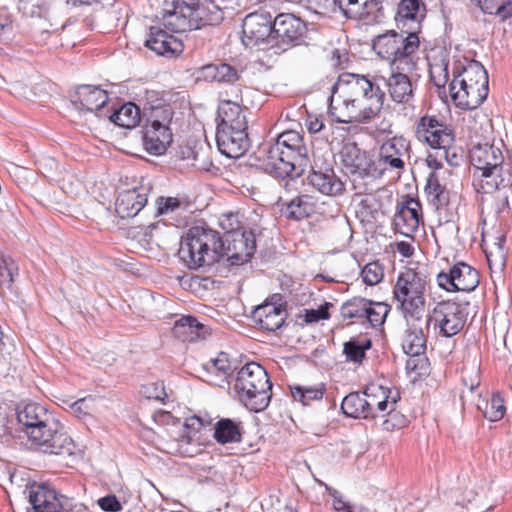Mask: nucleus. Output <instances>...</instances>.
Here are the masks:
<instances>
[{
  "mask_svg": "<svg viewBox=\"0 0 512 512\" xmlns=\"http://www.w3.org/2000/svg\"><path fill=\"white\" fill-rule=\"evenodd\" d=\"M330 62L334 68L344 69L349 62V54L344 49H334L331 53Z\"/></svg>",
  "mask_w": 512,
  "mask_h": 512,
  "instance_id": "nucleus-63",
  "label": "nucleus"
},
{
  "mask_svg": "<svg viewBox=\"0 0 512 512\" xmlns=\"http://www.w3.org/2000/svg\"><path fill=\"white\" fill-rule=\"evenodd\" d=\"M108 101V94L105 90L92 85H81L73 96L72 103L76 108L94 112L101 109Z\"/></svg>",
  "mask_w": 512,
  "mask_h": 512,
  "instance_id": "nucleus-30",
  "label": "nucleus"
},
{
  "mask_svg": "<svg viewBox=\"0 0 512 512\" xmlns=\"http://www.w3.org/2000/svg\"><path fill=\"white\" fill-rule=\"evenodd\" d=\"M287 312L282 304L265 302L256 307L252 312L254 322L259 325L262 330L276 331L285 322Z\"/></svg>",
  "mask_w": 512,
  "mask_h": 512,
  "instance_id": "nucleus-25",
  "label": "nucleus"
},
{
  "mask_svg": "<svg viewBox=\"0 0 512 512\" xmlns=\"http://www.w3.org/2000/svg\"><path fill=\"white\" fill-rule=\"evenodd\" d=\"M49 410L35 402L21 404L16 409V416L18 423L22 426V430L27 435V431H30L34 423L44 417Z\"/></svg>",
  "mask_w": 512,
  "mask_h": 512,
  "instance_id": "nucleus-37",
  "label": "nucleus"
},
{
  "mask_svg": "<svg viewBox=\"0 0 512 512\" xmlns=\"http://www.w3.org/2000/svg\"><path fill=\"white\" fill-rule=\"evenodd\" d=\"M423 319L407 322L402 340L403 351L410 356H419L426 351L427 338L422 327Z\"/></svg>",
  "mask_w": 512,
  "mask_h": 512,
  "instance_id": "nucleus-33",
  "label": "nucleus"
},
{
  "mask_svg": "<svg viewBox=\"0 0 512 512\" xmlns=\"http://www.w3.org/2000/svg\"><path fill=\"white\" fill-rule=\"evenodd\" d=\"M13 21L10 14L5 10H0V36L12 31Z\"/></svg>",
  "mask_w": 512,
  "mask_h": 512,
  "instance_id": "nucleus-64",
  "label": "nucleus"
},
{
  "mask_svg": "<svg viewBox=\"0 0 512 512\" xmlns=\"http://www.w3.org/2000/svg\"><path fill=\"white\" fill-rule=\"evenodd\" d=\"M469 306L468 301L447 300L439 302L435 305L426 326L433 322L441 336L450 338L458 334L465 326L469 315Z\"/></svg>",
  "mask_w": 512,
  "mask_h": 512,
  "instance_id": "nucleus-9",
  "label": "nucleus"
},
{
  "mask_svg": "<svg viewBox=\"0 0 512 512\" xmlns=\"http://www.w3.org/2000/svg\"><path fill=\"white\" fill-rule=\"evenodd\" d=\"M438 286L448 292H471L479 285L478 271L465 262L453 265L449 272H440L437 275Z\"/></svg>",
  "mask_w": 512,
  "mask_h": 512,
  "instance_id": "nucleus-13",
  "label": "nucleus"
},
{
  "mask_svg": "<svg viewBox=\"0 0 512 512\" xmlns=\"http://www.w3.org/2000/svg\"><path fill=\"white\" fill-rule=\"evenodd\" d=\"M390 312V306L383 302H373L367 307L364 323L368 322L373 327L381 326Z\"/></svg>",
  "mask_w": 512,
  "mask_h": 512,
  "instance_id": "nucleus-51",
  "label": "nucleus"
},
{
  "mask_svg": "<svg viewBox=\"0 0 512 512\" xmlns=\"http://www.w3.org/2000/svg\"><path fill=\"white\" fill-rule=\"evenodd\" d=\"M270 378L266 370L256 362H250L242 366L237 372L235 379L234 390L244 391L246 387H252V385H263L264 381H268Z\"/></svg>",
  "mask_w": 512,
  "mask_h": 512,
  "instance_id": "nucleus-34",
  "label": "nucleus"
},
{
  "mask_svg": "<svg viewBox=\"0 0 512 512\" xmlns=\"http://www.w3.org/2000/svg\"><path fill=\"white\" fill-rule=\"evenodd\" d=\"M162 23L175 33H183L200 28L196 18L193 0H166L163 6Z\"/></svg>",
  "mask_w": 512,
  "mask_h": 512,
  "instance_id": "nucleus-11",
  "label": "nucleus"
},
{
  "mask_svg": "<svg viewBox=\"0 0 512 512\" xmlns=\"http://www.w3.org/2000/svg\"><path fill=\"white\" fill-rule=\"evenodd\" d=\"M342 169L349 178L356 195L371 193L379 171L366 151L354 142L345 143L339 153Z\"/></svg>",
  "mask_w": 512,
  "mask_h": 512,
  "instance_id": "nucleus-6",
  "label": "nucleus"
},
{
  "mask_svg": "<svg viewBox=\"0 0 512 512\" xmlns=\"http://www.w3.org/2000/svg\"><path fill=\"white\" fill-rule=\"evenodd\" d=\"M367 399L365 390L360 392H352L344 397L341 403L343 413L352 418L368 419Z\"/></svg>",
  "mask_w": 512,
  "mask_h": 512,
  "instance_id": "nucleus-40",
  "label": "nucleus"
},
{
  "mask_svg": "<svg viewBox=\"0 0 512 512\" xmlns=\"http://www.w3.org/2000/svg\"><path fill=\"white\" fill-rule=\"evenodd\" d=\"M51 0L19 1V11L29 18H45L48 14Z\"/></svg>",
  "mask_w": 512,
  "mask_h": 512,
  "instance_id": "nucleus-50",
  "label": "nucleus"
},
{
  "mask_svg": "<svg viewBox=\"0 0 512 512\" xmlns=\"http://www.w3.org/2000/svg\"><path fill=\"white\" fill-rule=\"evenodd\" d=\"M423 222L422 206L419 200L407 198L397 204L393 223L395 230L406 237L413 238Z\"/></svg>",
  "mask_w": 512,
  "mask_h": 512,
  "instance_id": "nucleus-18",
  "label": "nucleus"
},
{
  "mask_svg": "<svg viewBox=\"0 0 512 512\" xmlns=\"http://www.w3.org/2000/svg\"><path fill=\"white\" fill-rule=\"evenodd\" d=\"M241 89H235L234 99L226 98L228 93H221L217 108V127H235L248 129L247 108L243 107Z\"/></svg>",
  "mask_w": 512,
  "mask_h": 512,
  "instance_id": "nucleus-15",
  "label": "nucleus"
},
{
  "mask_svg": "<svg viewBox=\"0 0 512 512\" xmlns=\"http://www.w3.org/2000/svg\"><path fill=\"white\" fill-rule=\"evenodd\" d=\"M214 438L221 444L240 442L242 438L241 423L229 418L220 419L215 424Z\"/></svg>",
  "mask_w": 512,
  "mask_h": 512,
  "instance_id": "nucleus-38",
  "label": "nucleus"
},
{
  "mask_svg": "<svg viewBox=\"0 0 512 512\" xmlns=\"http://www.w3.org/2000/svg\"><path fill=\"white\" fill-rule=\"evenodd\" d=\"M204 328L195 317L183 316L174 326V334L184 342H192L201 336Z\"/></svg>",
  "mask_w": 512,
  "mask_h": 512,
  "instance_id": "nucleus-44",
  "label": "nucleus"
},
{
  "mask_svg": "<svg viewBox=\"0 0 512 512\" xmlns=\"http://www.w3.org/2000/svg\"><path fill=\"white\" fill-rule=\"evenodd\" d=\"M329 307H332L331 303H324L320 305L317 309H307L305 310V321L307 323L318 322L319 320H326L330 317L328 312Z\"/></svg>",
  "mask_w": 512,
  "mask_h": 512,
  "instance_id": "nucleus-59",
  "label": "nucleus"
},
{
  "mask_svg": "<svg viewBox=\"0 0 512 512\" xmlns=\"http://www.w3.org/2000/svg\"><path fill=\"white\" fill-rule=\"evenodd\" d=\"M99 507L107 512H119L122 510V504L115 495H106L97 500Z\"/></svg>",
  "mask_w": 512,
  "mask_h": 512,
  "instance_id": "nucleus-61",
  "label": "nucleus"
},
{
  "mask_svg": "<svg viewBox=\"0 0 512 512\" xmlns=\"http://www.w3.org/2000/svg\"><path fill=\"white\" fill-rule=\"evenodd\" d=\"M144 394L148 399H154L157 401H163L167 396L162 383L149 384L145 387Z\"/></svg>",
  "mask_w": 512,
  "mask_h": 512,
  "instance_id": "nucleus-62",
  "label": "nucleus"
},
{
  "mask_svg": "<svg viewBox=\"0 0 512 512\" xmlns=\"http://www.w3.org/2000/svg\"><path fill=\"white\" fill-rule=\"evenodd\" d=\"M70 408L79 419H82L96 411V399L92 396L83 397L72 402Z\"/></svg>",
  "mask_w": 512,
  "mask_h": 512,
  "instance_id": "nucleus-53",
  "label": "nucleus"
},
{
  "mask_svg": "<svg viewBox=\"0 0 512 512\" xmlns=\"http://www.w3.org/2000/svg\"><path fill=\"white\" fill-rule=\"evenodd\" d=\"M313 211L314 203L308 195L296 196L282 208L283 215L295 221L309 217Z\"/></svg>",
  "mask_w": 512,
  "mask_h": 512,
  "instance_id": "nucleus-39",
  "label": "nucleus"
},
{
  "mask_svg": "<svg viewBox=\"0 0 512 512\" xmlns=\"http://www.w3.org/2000/svg\"><path fill=\"white\" fill-rule=\"evenodd\" d=\"M361 277L367 285L373 286L378 284L384 277L382 265L377 261L366 264L361 271Z\"/></svg>",
  "mask_w": 512,
  "mask_h": 512,
  "instance_id": "nucleus-52",
  "label": "nucleus"
},
{
  "mask_svg": "<svg viewBox=\"0 0 512 512\" xmlns=\"http://www.w3.org/2000/svg\"><path fill=\"white\" fill-rule=\"evenodd\" d=\"M328 491L333 499L332 506L337 512H363V507L356 508L351 505L336 489H329Z\"/></svg>",
  "mask_w": 512,
  "mask_h": 512,
  "instance_id": "nucleus-57",
  "label": "nucleus"
},
{
  "mask_svg": "<svg viewBox=\"0 0 512 512\" xmlns=\"http://www.w3.org/2000/svg\"><path fill=\"white\" fill-rule=\"evenodd\" d=\"M372 47L381 59L389 63L391 70H417L420 40L415 32L387 30L373 39Z\"/></svg>",
  "mask_w": 512,
  "mask_h": 512,
  "instance_id": "nucleus-4",
  "label": "nucleus"
},
{
  "mask_svg": "<svg viewBox=\"0 0 512 512\" xmlns=\"http://www.w3.org/2000/svg\"><path fill=\"white\" fill-rule=\"evenodd\" d=\"M26 493L32 506L29 512H68L63 505L65 497L47 484L33 483Z\"/></svg>",
  "mask_w": 512,
  "mask_h": 512,
  "instance_id": "nucleus-17",
  "label": "nucleus"
},
{
  "mask_svg": "<svg viewBox=\"0 0 512 512\" xmlns=\"http://www.w3.org/2000/svg\"><path fill=\"white\" fill-rule=\"evenodd\" d=\"M208 370L219 372L222 376L227 377L231 374L233 367L228 358V355L224 352H221L216 358L210 361Z\"/></svg>",
  "mask_w": 512,
  "mask_h": 512,
  "instance_id": "nucleus-56",
  "label": "nucleus"
},
{
  "mask_svg": "<svg viewBox=\"0 0 512 512\" xmlns=\"http://www.w3.org/2000/svg\"><path fill=\"white\" fill-rule=\"evenodd\" d=\"M208 424H210V421L197 415L187 418L183 425L184 431L180 438V447L182 448L184 444H199L200 438L197 434Z\"/></svg>",
  "mask_w": 512,
  "mask_h": 512,
  "instance_id": "nucleus-45",
  "label": "nucleus"
},
{
  "mask_svg": "<svg viewBox=\"0 0 512 512\" xmlns=\"http://www.w3.org/2000/svg\"><path fill=\"white\" fill-rule=\"evenodd\" d=\"M488 73L478 61H470L464 67H454L453 79L449 84V91H454L455 86L488 85Z\"/></svg>",
  "mask_w": 512,
  "mask_h": 512,
  "instance_id": "nucleus-26",
  "label": "nucleus"
},
{
  "mask_svg": "<svg viewBox=\"0 0 512 512\" xmlns=\"http://www.w3.org/2000/svg\"><path fill=\"white\" fill-rule=\"evenodd\" d=\"M145 46L157 55L164 57L178 56L184 49V45L179 38L157 27L150 28V34L145 41Z\"/></svg>",
  "mask_w": 512,
  "mask_h": 512,
  "instance_id": "nucleus-24",
  "label": "nucleus"
},
{
  "mask_svg": "<svg viewBox=\"0 0 512 512\" xmlns=\"http://www.w3.org/2000/svg\"><path fill=\"white\" fill-rule=\"evenodd\" d=\"M449 53L445 49L434 51L429 60V74L433 84L438 88H445L449 80Z\"/></svg>",
  "mask_w": 512,
  "mask_h": 512,
  "instance_id": "nucleus-35",
  "label": "nucleus"
},
{
  "mask_svg": "<svg viewBox=\"0 0 512 512\" xmlns=\"http://www.w3.org/2000/svg\"><path fill=\"white\" fill-rule=\"evenodd\" d=\"M385 97L375 77L342 73L332 87L329 113L338 123H368L381 112Z\"/></svg>",
  "mask_w": 512,
  "mask_h": 512,
  "instance_id": "nucleus-2",
  "label": "nucleus"
},
{
  "mask_svg": "<svg viewBox=\"0 0 512 512\" xmlns=\"http://www.w3.org/2000/svg\"><path fill=\"white\" fill-rule=\"evenodd\" d=\"M429 282L424 271L405 268L399 272L393 286L392 301L406 322L423 319Z\"/></svg>",
  "mask_w": 512,
  "mask_h": 512,
  "instance_id": "nucleus-5",
  "label": "nucleus"
},
{
  "mask_svg": "<svg viewBox=\"0 0 512 512\" xmlns=\"http://www.w3.org/2000/svg\"><path fill=\"white\" fill-rule=\"evenodd\" d=\"M415 135L419 141L427 143L433 149L443 151L445 159L454 144L453 131L435 116H422L416 124Z\"/></svg>",
  "mask_w": 512,
  "mask_h": 512,
  "instance_id": "nucleus-12",
  "label": "nucleus"
},
{
  "mask_svg": "<svg viewBox=\"0 0 512 512\" xmlns=\"http://www.w3.org/2000/svg\"><path fill=\"white\" fill-rule=\"evenodd\" d=\"M371 348V340L351 339L344 344L343 353L348 361L360 363L365 358V352Z\"/></svg>",
  "mask_w": 512,
  "mask_h": 512,
  "instance_id": "nucleus-48",
  "label": "nucleus"
},
{
  "mask_svg": "<svg viewBox=\"0 0 512 512\" xmlns=\"http://www.w3.org/2000/svg\"><path fill=\"white\" fill-rule=\"evenodd\" d=\"M411 144L403 136H394L384 141L378 151L375 165L379 171V179L387 172L400 175L410 161Z\"/></svg>",
  "mask_w": 512,
  "mask_h": 512,
  "instance_id": "nucleus-10",
  "label": "nucleus"
},
{
  "mask_svg": "<svg viewBox=\"0 0 512 512\" xmlns=\"http://www.w3.org/2000/svg\"><path fill=\"white\" fill-rule=\"evenodd\" d=\"M390 391L382 386L371 385L365 389L369 418L384 417L396 406V399L389 400Z\"/></svg>",
  "mask_w": 512,
  "mask_h": 512,
  "instance_id": "nucleus-29",
  "label": "nucleus"
},
{
  "mask_svg": "<svg viewBox=\"0 0 512 512\" xmlns=\"http://www.w3.org/2000/svg\"><path fill=\"white\" fill-rule=\"evenodd\" d=\"M151 191L149 185H141L130 190L123 191L115 203V211L121 218L136 216L147 204Z\"/></svg>",
  "mask_w": 512,
  "mask_h": 512,
  "instance_id": "nucleus-22",
  "label": "nucleus"
},
{
  "mask_svg": "<svg viewBox=\"0 0 512 512\" xmlns=\"http://www.w3.org/2000/svg\"><path fill=\"white\" fill-rule=\"evenodd\" d=\"M27 431V438L37 449L44 453L72 456L76 454L77 445L64 431L63 425L48 411Z\"/></svg>",
  "mask_w": 512,
  "mask_h": 512,
  "instance_id": "nucleus-8",
  "label": "nucleus"
},
{
  "mask_svg": "<svg viewBox=\"0 0 512 512\" xmlns=\"http://www.w3.org/2000/svg\"><path fill=\"white\" fill-rule=\"evenodd\" d=\"M109 119L120 127L127 129L134 128L141 120L140 108L134 103L128 102L111 114Z\"/></svg>",
  "mask_w": 512,
  "mask_h": 512,
  "instance_id": "nucleus-41",
  "label": "nucleus"
},
{
  "mask_svg": "<svg viewBox=\"0 0 512 512\" xmlns=\"http://www.w3.org/2000/svg\"><path fill=\"white\" fill-rule=\"evenodd\" d=\"M259 153L263 170L280 179L300 177L310 165L308 148L295 130L281 133L273 144L263 145Z\"/></svg>",
  "mask_w": 512,
  "mask_h": 512,
  "instance_id": "nucleus-3",
  "label": "nucleus"
},
{
  "mask_svg": "<svg viewBox=\"0 0 512 512\" xmlns=\"http://www.w3.org/2000/svg\"><path fill=\"white\" fill-rule=\"evenodd\" d=\"M425 192L427 193L430 203L437 209L445 208L450 201V192L440 182L439 173L432 171L428 178L425 186Z\"/></svg>",
  "mask_w": 512,
  "mask_h": 512,
  "instance_id": "nucleus-36",
  "label": "nucleus"
},
{
  "mask_svg": "<svg viewBox=\"0 0 512 512\" xmlns=\"http://www.w3.org/2000/svg\"><path fill=\"white\" fill-rule=\"evenodd\" d=\"M157 215H168L175 212L180 207V201L175 197H159L156 201Z\"/></svg>",
  "mask_w": 512,
  "mask_h": 512,
  "instance_id": "nucleus-58",
  "label": "nucleus"
},
{
  "mask_svg": "<svg viewBox=\"0 0 512 512\" xmlns=\"http://www.w3.org/2000/svg\"><path fill=\"white\" fill-rule=\"evenodd\" d=\"M478 407L482 410L483 416L491 422L501 420L506 411L504 400L499 394H493L490 401L484 403V407Z\"/></svg>",
  "mask_w": 512,
  "mask_h": 512,
  "instance_id": "nucleus-49",
  "label": "nucleus"
},
{
  "mask_svg": "<svg viewBox=\"0 0 512 512\" xmlns=\"http://www.w3.org/2000/svg\"><path fill=\"white\" fill-rule=\"evenodd\" d=\"M425 16L426 7L421 0H401L395 14L396 26L399 30L419 34Z\"/></svg>",
  "mask_w": 512,
  "mask_h": 512,
  "instance_id": "nucleus-20",
  "label": "nucleus"
},
{
  "mask_svg": "<svg viewBox=\"0 0 512 512\" xmlns=\"http://www.w3.org/2000/svg\"><path fill=\"white\" fill-rule=\"evenodd\" d=\"M451 99L456 107L463 110H472L479 107L488 96V85H472L467 87L455 86L454 91H449Z\"/></svg>",
  "mask_w": 512,
  "mask_h": 512,
  "instance_id": "nucleus-27",
  "label": "nucleus"
},
{
  "mask_svg": "<svg viewBox=\"0 0 512 512\" xmlns=\"http://www.w3.org/2000/svg\"><path fill=\"white\" fill-rule=\"evenodd\" d=\"M274 38L280 39L286 44H298L302 40L306 25L293 14H279L273 21Z\"/></svg>",
  "mask_w": 512,
  "mask_h": 512,
  "instance_id": "nucleus-23",
  "label": "nucleus"
},
{
  "mask_svg": "<svg viewBox=\"0 0 512 512\" xmlns=\"http://www.w3.org/2000/svg\"><path fill=\"white\" fill-rule=\"evenodd\" d=\"M368 305H370V300L361 297H354L342 305L341 315L344 318L355 319L360 323H364Z\"/></svg>",
  "mask_w": 512,
  "mask_h": 512,
  "instance_id": "nucleus-46",
  "label": "nucleus"
},
{
  "mask_svg": "<svg viewBox=\"0 0 512 512\" xmlns=\"http://www.w3.org/2000/svg\"><path fill=\"white\" fill-rule=\"evenodd\" d=\"M412 73L404 70H392V73L386 80V86L393 102L412 106L416 87L410 76Z\"/></svg>",
  "mask_w": 512,
  "mask_h": 512,
  "instance_id": "nucleus-21",
  "label": "nucleus"
},
{
  "mask_svg": "<svg viewBox=\"0 0 512 512\" xmlns=\"http://www.w3.org/2000/svg\"><path fill=\"white\" fill-rule=\"evenodd\" d=\"M173 118V111L170 107H156L151 112L148 122L163 128H170L169 125Z\"/></svg>",
  "mask_w": 512,
  "mask_h": 512,
  "instance_id": "nucleus-55",
  "label": "nucleus"
},
{
  "mask_svg": "<svg viewBox=\"0 0 512 512\" xmlns=\"http://www.w3.org/2000/svg\"><path fill=\"white\" fill-rule=\"evenodd\" d=\"M18 268L10 258H2L0 262V285L10 287L14 281Z\"/></svg>",
  "mask_w": 512,
  "mask_h": 512,
  "instance_id": "nucleus-54",
  "label": "nucleus"
},
{
  "mask_svg": "<svg viewBox=\"0 0 512 512\" xmlns=\"http://www.w3.org/2000/svg\"><path fill=\"white\" fill-rule=\"evenodd\" d=\"M386 416H388V418L384 420L383 427L387 431L404 427L406 424L405 417L396 411V406H394L392 412H387Z\"/></svg>",
  "mask_w": 512,
  "mask_h": 512,
  "instance_id": "nucleus-60",
  "label": "nucleus"
},
{
  "mask_svg": "<svg viewBox=\"0 0 512 512\" xmlns=\"http://www.w3.org/2000/svg\"><path fill=\"white\" fill-rule=\"evenodd\" d=\"M323 385L319 386H293L291 395L295 401L302 405H309L311 401L321 400L324 395Z\"/></svg>",
  "mask_w": 512,
  "mask_h": 512,
  "instance_id": "nucleus-47",
  "label": "nucleus"
},
{
  "mask_svg": "<svg viewBox=\"0 0 512 512\" xmlns=\"http://www.w3.org/2000/svg\"><path fill=\"white\" fill-rule=\"evenodd\" d=\"M335 5L349 19L364 20L374 9L368 0H334Z\"/></svg>",
  "mask_w": 512,
  "mask_h": 512,
  "instance_id": "nucleus-42",
  "label": "nucleus"
},
{
  "mask_svg": "<svg viewBox=\"0 0 512 512\" xmlns=\"http://www.w3.org/2000/svg\"><path fill=\"white\" fill-rule=\"evenodd\" d=\"M235 229L231 227L223 240L216 230L193 226L182 237L178 256L189 269L211 266L224 256L230 265H243L256 251L255 235L251 231L236 232Z\"/></svg>",
  "mask_w": 512,
  "mask_h": 512,
  "instance_id": "nucleus-1",
  "label": "nucleus"
},
{
  "mask_svg": "<svg viewBox=\"0 0 512 512\" xmlns=\"http://www.w3.org/2000/svg\"><path fill=\"white\" fill-rule=\"evenodd\" d=\"M274 18L266 10L248 14L243 20V38L245 46L253 47L274 38Z\"/></svg>",
  "mask_w": 512,
  "mask_h": 512,
  "instance_id": "nucleus-14",
  "label": "nucleus"
},
{
  "mask_svg": "<svg viewBox=\"0 0 512 512\" xmlns=\"http://www.w3.org/2000/svg\"><path fill=\"white\" fill-rule=\"evenodd\" d=\"M248 129L216 128V143L220 153L228 158H239L250 147Z\"/></svg>",
  "mask_w": 512,
  "mask_h": 512,
  "instance_id": "nucleus-19",
  "label": "nucleus"
},
{
  "mask_svg": "<svg viewBox=\"0 0 512 512\" xmlns=\"http://www.w3.org/2000/svg\"><path fill=\"white\" fill-rule=\"evenodd\" d=\"M272 383L270 379L263 385H252L244 391H235L239 401L250 411L260 412L267 408L271 400Z\"/></svg>",
  "mask_w": 512,
  "mask_h": 512,
  "instance_id": "nucleus-28",
  "label": "nucleus"
},
{
  "mask_svg": "<svg viewBox=\"0 0 512 512\" xmlns=\"http://www.w3.org/2000/svg\"><path fill=\"white\" fill-rule=\"evenodd\" d=\"M197 79L208 82L234 84L240 79L239 71L227 63L207 64L197 71Z\"/></svg>",
  "mask_w": 512,
  "mask_h": 512,
  "instance_id": "nucleus-32",
  "label": "nucleus"
},
{
  "mask_svg": "<svg viewBox=\"0 0 512 512\" xmlns=\"http://www.w3.org/2000/svg\"><path fill=\"white\" fill-rule=\"evenodd\" d=\"M196 18L201 25H216L223 20V12L219 4L212 0L195 3Z\"/></svg>",
  "mask_w": 512,
  "mask_h": 512,
  "instance_id": "nucleus-43",
  "label": "nucleus"
},
{
  "mask_svg": "<svg viewBox=\"0 0 512 512\" xmlns=\"http://www.w3.org/2000/svg\"><path fill=\"white\" fill-rule=\"evenodd\" d=\"M172 142L170 128L158 127L148 122L143 131V145L145 150L152 155H161Z\"/></svg>",
  "mask_w": 512,
  "mask_h": 512,
  "instance_id": "nucleus-31",
  "label": "nucleus"
},
{
  "mask_svg": "<svg viewBox=\"0 0 512 512\" xmlns=\"http://www.w3.org/2000/svg\"><path fill=\"white\" fill-rule=\"evenodd\" d=\"M471 163L481 172V189L490 193L497 189L509 186L512 183V174L508 167L503 165L502 151L494 145L475 146L470 153Z\"/></svg>",
  "mask_w": 512,
  "mask_h": 512,
  "instance_id": "nucleus-7",
  "label": "nucleus"
},
{
  "mask_svg": "<svg viewBox=\"0 0 512 512\" xmlns=\"http://www.w3.org/2000/svg\"><path fill=\"white\" fill-rule=\"evenodd\" d=\"M311 173L308 175V183L319 193L336 197L345 191V184L336 176L330 164L319 163L316 156L313 164L310 163Z\"/></svg>",
  "mask_w": 512,
  "mask_h": 512,
  "instance_id": "nucleus-16",
  "label": "nucleus"
}]
</instances>
